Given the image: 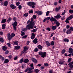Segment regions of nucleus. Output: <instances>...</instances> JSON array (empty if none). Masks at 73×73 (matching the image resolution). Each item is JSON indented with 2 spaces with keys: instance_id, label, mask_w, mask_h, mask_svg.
Returning <instances> with one entry per match:
<instances>
[{
  "instance_id": "8",
  "label": "nucleus",
  "mask_w": 73,
  "mask_h": 73,
  "mask_svg": "<svg viewBox=\"0 0 73 73\" xmlns=\"http://www.w3.org/2000/svg\"><path fill=\"white\" fill-rule=\"evenodd\" d=\"M28 50V48H27V46H25L24 48L23 53H25H25H27L26 51H27V50Z\"/></svg>"
},
{
  "instance_id": "37",
  "label": "nucleus",
  "mask_w": 73,
  "mask_h": 73,
  "mask_svg": "<svg viewBox=\"0 0 73 73\" xmlns=\"http://www.w3.org/2000/svg\"><path fill=\"white\" fill-rule=\"evenodd\" d=\"M27 31V28H24L22 30V31H24V32H26Z\"/></svg>"
},
{
  "instance_id": "55",
  "label": "nucleus",
  "mask_w": 73,
  "mask_h": 73,
  "mask_svg": "<svg viewBox=\"0 0 73 73\" xmlns=\"http://www.w3.org/2000/svg\"><path fill=\"white\" fill-rule=\"evenodd\" d=\"M28 36L27 35H25L23 36L22 37V38H27Z\"/></svg>"
},
{
  "instance_id": "41",
  "label": "nucleus",
  "mask_w": 73,
  "mask_h": 73,
  "mask_svg": "<svg viewBox=\"0 0 73 73\" xmlns=\"http://www.w3.org/2000/svg\"><path fill=\"white\" fill-rule=\"evenodd\" d=\"M21 33H22L21 34V35L22 36H24L25 35V33L24 32H23L22 31H21Z\"/></svg>"
},
{
  "instance_id": "23",
  "label": "nucleus",
  "mask_w": 73,
  "mask_h": 73,
  "mask_svg": "<svg viewBox=\"0 0 73 73\" xmlns=\"http://www.w3.org/2000/svg\"><path fill=\"white\" fill-rule=\"evenodd\" d=\"M61 9V7H59L58 8L56 7L55 8V11L56 12H58L59 10H60Z\"/></svg>"
},
{
  "instance_id": "52",
  "label": "nucleus",
  "mask_w": 73,
  "mask_h": 73,
  "mask_svg": "<svg viewBox=\"0 0 73 73\" xmlns=\"http://www.w3.org/2000/svg\"><path fill=\"white\" fill-rule=\"evenodd\" d=\"M38 51V48H36L34 49V51L35 52H37Z\"/></svg>"
},
{
  "instance_id": "36",
  "label": "nucleus",
  "mask_w": 73,
  "mask_h": 73,
  "mask_svg": "<svg viewBox=\"0 0 73 73\" xmlns=\"http://www.w3.org/2000/svg\"><path fill=\"white\" fill-rule=\"evenodd\" d=\"M24 59L23 58H22L20 60L19 62L20 63H22L23 62H24Z\"/></svg>"
},
{
  "instance_id": "44",
  "label": "nucleus",
  "mask_w": 73,
  "mask_h": 73,
  "mask_svg": "<svg viewBox=\"0 0 73 73\" xmlns=\"http://www.w3.org/2000/svg\"><path fill=\"white\" fill-rule=\"evenodd\" d=\"M50 45H54V42L53 41H52V42L51 43V44H50Z\"/></svg>"
},
{
  "instance_id": "43",
  "label": "nucleus",
  "mask_w": 73,
  "mask_h": 73,
  "mask_svg": "<svg viewBox=\"0 0 73 73\" xmlns=\"http://www.w3.org/2000/svg\"><path fill=\"white\" fill-rule=\"evenodd\" d=\"M69 12L70 13H73V10L70 9L69 11Z\"/></svg>"
},
{
  "instance_id": "33",
  "label": "nucleus",
  "mask_w": 73,
  "mask_h": 73,
  "mask_svg": "<svg viewBox=\"0 0 73 73\" xmlns=\"http://www.w3.org/2000/svg\"><path fill=\"white\" fill-rule=\"evenodd\" d=\"M34 72L35 73H38L39 72V70L38 69H35Z\"/></svg>"
},
{
  "instance_id": "38",
  "label": "nucleus",
  "mask_w": 73,
  "mask_h": 73,
  "mask_svg": "<svg viewBox=\"0 0 73 73\" xmlns=\"http://www.w3.org/2000/svg\"><path fill=\"white\" fill-rule=\"evenodd\" d=\"M37 31V30H36V29H34L33 30H31V32H33V33H34V32H36Z\"/></svg>"
},
{
  "instance_id": "47",
  "label": "nucleus",
  "mask_w": 73,
  "mask_h": 73,
  "mask_svg": "<svg viewBox=\"0 0 73 73\" xmlns=\"http://www.w3.org/2000/svg\"><path fill=\"white\" fill-rule=\"evenodd\" d=\"M72 60V58H70L68 59V62L69 63L70 62H71V60Z\"/></svg>"
},
{
  "instance_id": "26",
  "label": "nucleus",
  "mask_w": 73,
  "mask_h": 73,
  "mask_svg": "<svg viewBox=\"0 0 73 73\" xmlns=\"http://www.w3.org/2000/svg\"><path fill=\"white\" fill-rule=\"evenodd\" d=\"M8 1H5L3 3V4L5 6H7L8 5Z\"/></svg>"
},
{
  "instance_id": "13",
  "label": "nucleus",
  "mask_w": 73,
  "mask_h": 73,
  "mask_svg": "<svg viewBox=\"0 0 73 73\" xmlns=\"http://www.w3.org/2000/svg\"><path fill=\"white\" fill-rule=\"evenodd\" d=\"M68 52L69 53H72L73 52V48H70L68 50Z\"/></svg>"
},
{
  "instance_id": "54",
  "label": "nucleus",
  "mask_w": 73,
  "mask_h": 73,
  "mask_svg": "<svg viewBox=\"0 0 73 73\" xmlns=\"http://www.w3.org/2000/svg\"><path fill=\"white\" fill-rule=\"evenodd\" d=\"M36 15H33V18L34 19H36Z\"/></svg>"
},
{
  "instance_id": "9",
  "label": "nucleus",
  "mask_w": 73,
  "mask_h": 73,
  "mask_svg": "<svg viewBox=\"0 0 73 73\" xmlns=\"http://www.w3.org/2000/svg\"><path fill=\"white\" fill-rule=\"evenodd\" d=\"M7 36H8V39L9 41L10 40H11V38H12V36L11 35H10V34L9 33L7 35Z\"/></svg>"
},
{
  "instance_id": "60",
  "label": "nucleus",
  "mask_w": 73,
  "mask_h": 73,
  "mask_svg": "<svg viewBox=\"0 0 73 73\" xmlns=\"http://www.w3.org/2000/svg\"><path fill=\"white\" fill-rule=\"evenodd\" d=\"M58 3L57 2H54V5H55L56 6L57 5V4H58Z\"/></svg>"
},
{
  "instance_id": "45",
  "label": "nucleus",
  "mask_w": 73,
  "mask_h": 73,
  "mask_svg": "<svg viewBox=\"0 0 73 73\" xmlns=\"http://www.w3.org/2000/svg\"><path fill=\"white\" fill-rule=\"evenodd\" d=\"M50 12L49 11H47L46 12V16H48V15H49V14Z\"/></svg>"
},
{
  "instance_id": "46",
  "label": "nucleus",
  "mask_w": 73,
  "mask_h": 73,
  "mask_svg": "<svg viewBox=\"0 0 73 73\" xmlns=\"http://www.w3.org/2000/svg\"><path fill=\"white\" fill-rule=\"evenodd\" d=\"M44 66H49V64L48 63H44Z\"/></svg>"
},
{
  "instance_id": "30",
  "label": "nucleus",
  "mask_w": 73,
  "mask_h": 73,
  "mask_svg": "<svg viewBox=\"0 0 73 73\" xmlns=\"http://www.w3.org/2000/svg\"><path fill=\"white\" fill-rule=\"evenodd\" d=\"M57 28V26H52V30H55Z\"/></svg>"
},
{
  "instance_id": "16",
  "label": "nucleus",
  "mask_w": 73,
  "mask_h": 73,
  "mask_svg": "<svg viewBox=\"0 0 73 73\" xmlns=\"http://www.w3.org/2000/svg\"><path fill=\"white\" fill-rule=\"evenodd\" d=\"M54 17L56 18V19H58L61 18V16L60 15L57 14L56 16H54Z\"/></svg>"
},
{
  "instance_id": "53",
  "label": "nucleus",
  "mask_w": 73,
  "mask_h": 73,
  "mask_svg": "<svg viewBox=\"0 0 73 73\" xmlns=\"http://www.w3.org/2000/svg\"><path fill=\"white\" fill-rule=\"evenodd\" d=\"M17 18L16 17H14L13 18V20L14 21H16Z\"/></svg>"
},
{
  "instance_id": "7",
  "label": "nucleus",
  "mask_w": 73,
  "mask_h": 73,
  "mask_svg": "<svg viewBox=\"0 0 73 73\" xmlns=\"http://www.w3.org/2000/svg\"><path fill=\"white\" fill-rule=\"evenodd\" d=\"M10 7L12 9H15L16 8V6L14 5L13 4H11L10 5Z\"/></svg>"
},
{
  "instance_id": "11",
  "label": "nucleus",
  "mask_w": 73,
  "mask_h": 73,
  "mask_svg": "<svg viewBox=\"0 0 73 73\" xmlns=\"http://www.w3.org/2000/svg\"><path fill=\"white\" fill-rule=\"evenodd\" d=\"M54 23H55L56 26V27H59L60 25V23H59V22H58V21H57V20H56L55 21Z\"/></svg>"
},
{
  "instance_id": "51",
  "label": "nucleus",
  "mask_w": 73,
  "mask_h": 73,
  "mask_svg": "<svg viewBox=\"0 0 73 73\" xmlns=\"http://www.w3.org/2000/svg\"><path fill=\"white\" fill-rule=\"evenodd\" d=\"M5 54H8L9 53V51L8 50H7L5 52Z\"/></svg>"
},
{
  "instance_id": "21",
  "label": "nucleus",
  "mask_w": 73,
  "mask_h": 73,
  "mask_svg": "<svg viewBox=\"0 0 73 73\" xmlns=\"http://www.w3.org/2000/svg\"><path fill=\"white\" fill-rule=\"evenodd\" d=\"M8 62H9V60L7 59H5V60L4 61V64H7Z\"/></svg>"
},
{
  "instance_id": "2",
  "label": "nucleus",
  "mask_w": 73,
  "mask_h": 73,
  "mask_svg": "<svg viewBox=\"0 0 73 73\" xmlns=\"http://www.w3.org/2000/svg\"><path fill=\"white\" fill-rule=\"evenodd\" d=\"M27 5L30 6V8L31 7V8H33L35 7V5H36V3L33 2H29L27 3Z\"/></svg>"
},
{
  "instance_id": "14",
  "label": "nucleus",
  "mask_w": 73,
  "mask_h": 73,
  "mask_svg": "<svg viewBox=\"0 0 73 73\" xmlns=\"http://www.w3.org/2000/svg\"><path fill=\"white\" fill-rule=\"evenodd\" d=\"M50 21L51 22H53V21H56V18H54L53 17H52L50 19Z\"/></svg>"
},
{
  "instance_id": "25",
  "label": "nucleus",
  "mask_w": 73,
  "mask_h": 73,
  "mask_svg": "<svg viewBox=\"0 0 73 73\" xmlns=\"http://www.w3.org/2000/svg\"><path fill=\"white\" fill-rule=\"evenodd\" d=\"M19 48H20V46L17 45V46H16L15 47L14 49L15 50H17V49H19Z\"/></svg>"
},
{
  "instance_id": "34",
  "label": "nucleus",
  "mask_w": 73,
  "mask_h": 73,
  "mask_svg": "<svg viewBox=\"0 0 73 73\" xmlns=\"http://www.w3.org/2000/svg\"><path fill=\"white\" fill-rule=\"evenodd\" d=\"M4 39L3 37H1L0 38V42H2L3 43L4 42Z\"/></svg>"
},
{
  "instance_id": "49",
  "label": "nucleus",
  "mask_w": 73,
  "mask_h": 73,
  "mask_svg": "<svg viewBox=\"0 0 73 73\" xmlns=\"http://www.w3.org/2000/svg\"><path fill=\"white\" fill-rule=\"evenodd\" d=\"M24 16L25 17H27V16H28V13H25L24 14Z\"/></svg>"
},
{
  "instance_id": "48",
  "label": "nucleus",
  "mask_w": 73,
  "mask_h": 73,
  "mask_svg": "<svg viewBox=\"0 0 73 73\" xmlns=\"http://www.w3.org/2000/svg\"><path fill=\"white\" fill-rule=\"evenodd\" d=\"M46 30L47 31H49V32L50 31V28L49 27H47L46 29Z\"/></svg>"
},
{
  "instance_id": "20",
  "label": "nucleus",
  "mask_w": 73,
  "mask_h": 73,
  "mask_svg": "<svg viewBox=\"0 0 73 73\" xmlns=\"http://www.w3.org/2000/svg\"><path fill=\"white\" fill-rule=\"evenodd\" d=\"M7 47L6 46H3L2 47V49L3 50V51H6L7 49Z\"/></svg>"
},
{
  "instance_id": "63",
  "label": "nucleus",
  "mask_w": 73,
  "mask_h": 73,
  "mask_svg": "<svg viewBox=\"0 0 73 73\" xmlns=\"http://www.w3.org/2000/svg\"><path fill=\"white\" fill-rule=\"evenodd\" d=\"M40 68L41 70H44V68H45V67L44 66H41Z\"/></svg>"
},
{
  "instance_id": "24",
  "label": "nucleus",
  "mask_w": 73,
  "mask_h": 73,
  "mask_svg": "<svg viewBox=\"0 0 73 73\" xmlns=\"http://www.w3.org/2000/svg\"><path fill=\"white\" fill-rule=\"evenodd\" d=\"M37 47L39 49H40V50H42V46H41V45H38V46Z\"/></svg>"
},
{
  "instance_id": "42",
  "label": "nucleus",
  "mask_w": 73,
  "mask_h": 73,
  "mask_svg": "<svg viewBox=\"0 0 73 73\" xmlns=\"http://www.w3.org/2000/svg\"><path fill=\"white\" fill-rule=\"evenodd\" d=\"M14 44H15L16 45H18V44H19V42L18 41H15L14 42Z\"/></svg>"
},
{
  "instance_id": "19",
  "label": "nucleus",
  "mask_w": 73,
  "mask_h": 73,
  "mask_svg": "<svg viewBox=\"0 0 73 73\" xmlns=\"http://www.w3.org/2000/svg\"><path fill=\"white\" fill-rule=\"evenodd\" d=\"M24 63H28V62H29V60L28 59L26 58L24 59Z\"/></svg>"
},
{
  "instance_id": "27",
  "label": "nucleus",
  "mask_w": 73,
  "mask_h": 73,
  "mask_svg": "<svg viewBox=\"0 0 73 73\" xmlns=\"http://www.w3.org/2000/svg\"><path fill=\"white\" fill-rule=\"evenodd\" d=\"M65 62L63 61H59V63L61 65H62L64 64V63Z\"/></svg>"
},
{
  "instance_id": "15",
  "label": "nucleus",
  "mask_w": 73,
  "mask_h": 73,
  "mask_svg": "<svg viewBox=\"0 0 73 73\" xmlns=\"http://www.w3.org/2000/svg\"><path fill=\"white\" fill-rule=\"evenodd\" d=\"M46 45L47 46H50V43L49 42V41H46Z\"/></svg>"
},
{
  "instance_id": "12",
  "label": "nucleus",
  "mask_w": 73,
  "mask_h": 73,
  "mask_svg": "<svg viewBox=\"0 0 73 73\" xmlns=\"http://www.w3.org/2000/svg\"><path fill=\"white\" fill-rule=\"evenodd\" d=\"M32 60L33 62H34L35 64H37V60L36 59L34 58H32Z\"/></svg>"
},
{
  "instance_id": "50",
  "label": "nucleus",
  "mask_w": 73,
  "mask_h": 73,
  "mask_svg": "<svg viewBox=\"0 0 73 73\" xmlns=\"http://www.w3.org/2000/svg\"><path fill=\"white\" fill-rule=\"evenodd\" d=\"M70 31H72V32H73V27H70Z\"/></svg>"
},
{
  "instance_id": "40",
  "label": "nucleus",
  "mask_w": 73,
  "mask_h": 73,
  "mask_svg": "<svg viewBox=\"0 0 73 73\" xmlns=\"http://www.w3.org/2000/svg\"><path fill=\"white\" fill-rule=\"evenodd\" d=\"M65 52V50L63 49L62 50V54H64Z\"/></svg>"
},
{
  "instance_id": "3",
  "label": "nucleus",
  "mask_w": 73,
  "mask_h": 73,
  "mask_svg": "<svg viewBox=\"0 0 73 73\" xmlns=\"http://www.w3.org/2000/svg\"><path fill=\"white\" fill-rule=\"evenodd\" d=\"M39 55H41V57L44 58L46 57V52H42L41 51H40L38 52Z\"/></svg>"
},
{
  "instance_id": "5",
  "label": "nucleus",
  "mask_w": 73,
  "mask_h": 73,
  "mask_svg": "<svg viewBox=\"0 0 73 73\" xmlns=\"http://www.w3.org/2000/svg\"><path fill=\"white\" fill-rule=\"evenodd\" d=\"M12 25L13 26L14 30L16 31L17 30V27L16 26H17V22L16 21H15L14 23H12Z\"/></svg>"
},
{
  "instance_id": "6",
  "label": "nucleus",
  "mask_w": 73,
  "mask_h": 73,
  "mask_svg": "<svg viewBox=\"0 0 73 73\" xmlns=\"http://www.w3.org/2000/svg\"><path fill=\"white\" fill-rule=\"evenodd\" d=\"M35 13H37L38 16L41 15L42 14V12L41 11H35Z\"/></svg>"
},
{
  "instance_id": "29",
  "label": "nucleus",
  "mask_w": 73,
  "mask_h": 73,
  "mask_svg": "<svg viewBox=\"0 0 73 73\" xmlns=\"http://www.w3.org/2000/svg\"><path fill=\"white\" fill-rule=\"evenodd\" d=\"M0 59L2 61H4V60H5V58L4 57H3V56L0 55Z\"/></svg>"
},
{
  "instance_id": "10",
  "label": "nucleus",
  "mask_w": 73,
  "mask_h": 73,
  "mask_svg": "<svg viewBox=\"0 0 73 73\" xmlns=\"http://www.w3.org/2000/svg\"><path fill=\"white\" fill-rule=\"evenodd\" d=\"M68 65L69 66V68H70L69 69V70H72L73 69V65L69 63L68 64Z\"/></svg>"
},
{
  "instance_id": "35",
  "label": "nucleus",
  "mask_w": 73,
  "mask_h": 73,
  "mask_svg": "<svg viewBox=\"0 0 73 73\" xmlns=\"http://www.w3.org/2000/svg\"><path fill=\"white\" fill-rule=\"evenodd\" d=\"M5 25L4 24H3L2 25V29H4L5 28Z\"/></svg>"
},
{
  "instance_id": "61",
  "label": "nucleus",
  "mask_w": 73,
  "mask_h": 73,
  "mask_svg": "<svg viewBox=\"0 0 73 73\" xmlns=\"http://www.w3.org/2000/svg\"><path fill=\"white\" fill-rule=\"evenodd\" d=\"M20 4V2H17L16 3V5H17V6H19V4Z\"/></svg>"
},
{
  "instance_id": "1",
  "label": "nucleus",
  "mask_w": 73,
  "mask_h": 73,
  "mask_svg": "<svg viewBox=\"0 0 73 73\" xmlns=\"http://www.w3.org/2000/svg\"><path fill=\"white\" fill-rule=\"evenodd\" d=\"M35 24L34 22L32 21H30V24L27 26V29H29V30L31 29H33V27Z\"/></svg>"
},
{
  "instance_id": "59",
  "label": "nucleus",
  "mask_w": 73,
  "mask_h": 73,
  "mask_svg": "<svg viewBox=\"0 0 73 73\" xmlns=\"http://www.w3.org/2000/svg\"><path fill=\"white\" fill-rule=\"evenodd\" d=\"M53 70H50L49 71V73H53Z\"/></svg>"
},
{
  "instance_id": "62",
  "label": "nucleus",
  "mask_w": 73,
  "mask_h": 73,
  "mask_svg": "<svg viewBox=\"0 0 73 73\" xmlns=\"http://www.w3.org/2000/svg\"><path fill=\"white\" fill-rule=\"evenodd\" d=\"M28 71V68H27V69H26L24 70V72H27Z\"/></svg>"
},
{
  "instance_id": "56",
  "label": "nucleus",
  "mask_w": 73,
  "mask_h": 73,
  "mask_svg": "<svg viewBox=\"0 0 73 73\" xmlns=\"http://www.w3.org/2000/svg\"><path fill=\"white\" fill-rule=\"evenodd\" d=\"M12 37H14V36H15V34L14 33H12L11 34V35Z\"/></svg>"
},
{
  "instance_id": "32",
  "label": "nucleus",
  "mask_w": 73,
  "mask_h": 73,
  "mask_svg": "<svg viewBox=\"0 0 73 73\" xmlns=\"http://www.w3.org/2000/svg\"><path fill=\"white\" fill-rule=\"evenodd\" d=\"M34 68H35V67H33L29 68H28V70L29 71H31L32 70H33V69Z\"/></svg>"
},
{
  "instance_id": "58",
  "label": "nucleus",
  "mask_w": 73,
  "mask_h": 73,
  "mask_svg": "<svg viewBox=\"0 0 73 73\" xmlns=\"http://www.w3.org/2000/svg\"><path fill=\"white\" fill-rule=\"evenodd\" d=\"M7 45L9 47H11V44L10 43H7Z\"/></svg>"
},
{
  "instance_id": "18",
  "label": "nucleus",
  "mask_w": 73,
  "mask_h": 73,
  "mask_svg": "<svg viewBox=\"0 0 73 73\" xmlns=\"http://www.w3.org/2000/svg\"><path fill=\"white\" fill-rule=\"evenodd\" d=\"M33 42L36 44L38 42V41H37V38H35L33 41Z\"/></svg>"
},
{
  "instance_id": "22",
  "label": "nucleus",
  "mask_w": 73,
  "mask_h": 73,
  "mask_svg": "<svg viewBox=\"0 0 73 73\" xmlns=\"http://www.w3.org/2000/svg\"><path fill=\"white\" fill-rule=\"evenodd\" d=\"M71 33H72V31L70 30V29L68 30L66 32V33L67 35H68V34H70Z\"/></svg>"
},
{
  "instance_id": "64",
  "label": "nucleus",
  "mask_w": 73,
  "mask_h": 73,
  "mask_svg": "<svg viewBox=\"0 0 73 73\" xmlns=\"http://www.w3.org/2000/svg\"><path fill=\"white\" fill-rule=\"evenodd\" d=\"M33 13V10H30L29 11V13Z\"/></svg>"
},
{
  "instance_id": "28",
  "label": "nucleus",
  "mask_w": 73,
  "mask_h": 73,
  "mask_svg": "<svg viewBox=\"0 0 73 73\" xmlns=\"http://www.w3.org/2000/svg\"><path fill=\"white\" fill-rule=\"evenodd\" d=\"M7 21V20L6 19H2V20L1 21V23H5V22H6Z\"/></svg>"
},
{
  "instance_id": "39",
  "label": "nucleus",
  "mask_w": 73,
  "mask_h": 73,
  "mask_svg": "<svg viewBox=\"0 0 73 73\" xmlns=\"http://www.w3.org/2000/svg\"><path fill=\"white\" fill-rule=\"evenodd\" d=\"M18 8H19V9L21 10L22 8V6H21V5H19Z\"/></svg>"
},
{
  "instance_id": "4",
  "label": "nucleus",
  "mask_w": 73,
  "mask_h": 73,
  "mask_svg": "<svg viewBox=\"0 0 73 73\" xmlns=\"http://www.w3.org/2000/svg\"><path fill=\"white\" fill-rule=\"evenodd\" d=\"M73 18V15H70V16L68 17L66 19L65 22L66 24L68 23H69V20H70L71 19Z\"/></svg>"
},
{
  "instance_id": "17",
  "label": "nucleus",
  "mask_w": 73,
  "mask_h": 73,
  "mask_svg": "<svg viewBox=\"0 0 73 73\" xmlns=\"http://www.w3.org/2000/svg\"><path fill=\"white\" fill-rule=\"evenodd\" d=\"M35 33H33L31 35V38L32 39H35Z\"/></svg>"
},
{
  "instance_id": "31",
  "label": "nucleus",
  "mask_w": 73,
  "mask_h": 73,
  "mask_svg": "<svg viewBox=\"0 0 73 73\" xmlns=\"http://www.w3.org/2000/svg\"><path fill=\"white\" fill-rule=\"evenodd\" d=\"M64 42H68L69 41V39L67 38H64Z\"/></svg>"
},
{
  "instance_id": "57",
  "label": "nucleus",
  "mask_w": 73,
  "mask_h": 73,
  "mask_svg": "<svg viewBox=\"0 0 73 73\" xmlns=\"http://www.w3.org/2000/svg\"><path fill=\"white\" fill-rule=\"evenodd\" d=\"M12 20V19L10 18V17L9 18L8 20H7V21H8V22H10Z\"/></svg>"
}]
</instances>
